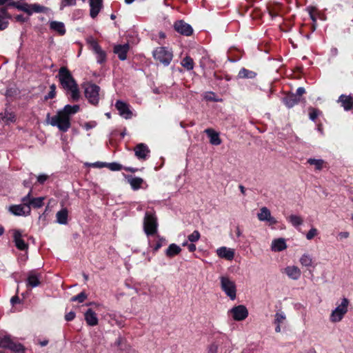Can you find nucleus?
<instances>
[{
	"instance_id": "nucleus-1",
	"label": "nucleus",
	"mask_w": 353,
	"mask_h": 353,
	"mask_svg": "<svg viewBox=\"0 0 353 353\" xmlns=\"http://www.w3.org/2000/svg\"><path fill=\"white\" fill-rule=\"evenodd\" d=\"M79 109V105H66L53 117H51L50 114L48 113L46 121L52 126L57 127L60 131L65 132L71 126L70 115L78 112Z\"/></svg>"
},
{
	"instance_id": "nucleus-2",
	"label": "nucleus",
	"mask_w": 353,
	"mask_h": 353,
	"mask_svg": "<svg viewBox=\"0 0 353 353\" xmlns=\"http://www.w3.org/2000/svg\"><path fill=\"white\" fill-rule=\"evenodd\" d=\"M57 78L62 88L70 93L72 101H77L80 98V92L70 70L65 66L61 67L59 70Z\"/></svg>"
},
{
	"instance_id": "nucleus-3",
	"label": "nucleus",
	"mask_w": 353,
	"mask_h": 353,
	"mask_svg": "<svg viewBox=\"0 0 353 353\" xmlns=\"http://www.w3.org/2000/svg\"><path fill=\"white\" fill-rule=\"evenodd\" d=\"M154 59L168 66L173 58L172 52L165 47L157 48L152 52Z\"/></svg>"
},
{
	"instance_id": "nucleus-4",
	"label": "nucleus",
	"mask_w": 353,
	"mask_h": 353,
	"mask_svg": "<svg viewBox=\"0 0 353 353\" xmlns=\"http://www.w3.org/2000/svg\"><path fill=\"white\" fill-rule=\"evenodd\" d=\"M349 304V300L347 298H343L341 303L332 312L330 317V321L333 323L341 321L347 312Z\"/></svg>"
},
{
	"instance_id": "nucleus-5",
	"label": "nucleus",
	"mask_w": 353,
	"mask_h": 353,
	"mask_svg": "<svg viewBox=\"0 0 353 353\" xmlns=\"http://www.w3.org/2000/svg\"><path fill=\"white\" fill-rule=\"evenodd\" d=\"M221 288L231 300H234L236 296V287L234 281L228 276H221Z\"/></svg>"
},
{
	"instance_id": "nucleus-6",
	"label": "nucleus",
	"mask_w": 353,
	"mask_h": 353,
	"mask_svg": "<svg viewBox=\"0 0 353 353\" xmlns=\"http://www.w3.org/2000/svg\"><path fill=\"white\" fill-rule=\"evenodd\" d=\"M0 347L9 349L15 353L24 352L23 346L19 343L14 342L8 335H0Z\"/></svg>"
},
{
	"instance_id": "nucleus-7",
	"label": "nucleus",
	"mask_w": 353,
	"mask_h": 353,
	"mask_svg": "<svg viewBox=\"0 0 353 353\" xmlns=\"http://www.w3.org/2000/svg\"><path fill=\"white\" fill-rule=\"evenodd\" d=\"M84 88L85 96L88 99L89 102L93 105H97L99 100V86L94 83H87L85 84Z\"/></svg>"
},
{
	"instance_id": "nucleus-8",
	"label": "nucleus",
	"mask_w": 353,
	"mask_h": 353,
	"mask_svg": "<svg viewBox=\"0 0 353 353\" xmlns=\"http://www.w3.org/2000/svg\"><path fill=\"white\" fill-rule=\"evenodd\" d=\"M144 231L147 235H153L157 231V218L149 212H146L143 221Z\"/></svg>"
},
{
	"instance_id": "nucleus-9",
	"label": "nucleus",
	"mask_w": 353,
	"mask_h": 353,
	"mask_svg": "<svg viewBox=\"0 0 353 353\" xmlns=\"http://www.w3.org/2000/svg\"><path fill=\"white\" fill-rule=\"evenodd\" d=\"M88 43L90 44V48L94 52L97 54V62L99 63L105 62L106 59V54L99 46L97 41L90 37L88 39Z\"/></svg>"
},
{
	"instance_id": "nucleus-10",
	"label": "nucleus",
	"mask_w": 353,
	"mask_h": 353,
	"mask_svg": "<svg viewBox=\"0 0 353 353\" xmlns=\"http://www.w3.org/2000/svg\"><path fill=\"white\" fill-rule=\"evenodd\" d=\"M230 312L232 314L233 319L238 321L244 320L248 316V311L243 305L232 307Z\"/></svg>"
},
{
	"instance_id": "nucleus-11",
	"label": "nucleus",
	"mask_w": 353,
	"mask_h": 353,
	"mask_svg": "<svg viewBox=\"0 0 353 353\" xmlns=\"http://www.w3.org/2000/svg\"><path fill=\"white\" fill-rule=\"evenodd\" d=\"M174 30L185 36H190L192 34L193 30L190 25L183 21H177L174 24Z\"/></svg>"
},
{
	"instance_id": "nucleus-12",
	"label": "nucleus",
	"mask_w": 353,
	"mask_h": 353,
	"mask_svg": "<svg viewBox=\"0 0 353 353\" xmlns=\"http://www.w3.org/2000/svg\"><path fill=\"white\" fill-rule=\"evenodd\" d=\"M9 210L11 213L17 216H27L30 214L31 208L29 206L19 204L10 206Z\"/></svg>"
},
{
	"instance_id": "nucleus-13",
	"label": "nucleus",
	"mask_w": 353,
	"mask_h": 353,
	"mask_svg": "<svg viewBox=\"0 0 353 353\" xmlns=\"http://www.w3.org/2000/svg\"><path fill=\"white\" fill-rule=\"evenodd\" d=\"M115 107L121 117L126 119L131 118L132 113L126 103L119 100L116 102Z\"/></svg>"
},
{
	"instance_id": "nucleus-14",
	"label": "nucleus",
	"mask_w": 353,
	"mask_h": 353,
	"mask_svg": "<svg viewBox=\"0 0 353 353\" xmlns=\"http://www.w3.org/2000/svg\"><path fill=\"white\" fill-rule=\"evenodd\" d=\"M41 274L37 273L35 271H30L28 273L26 279V285L28 287L35 288L40 285Z\"/></svg>"
},
{
	"instance_id": "nucleus-15",
	"label": "nucleus",
	"mask_w": 353,
	"mask_h": 353,
	"mask_svg": "<svg viewBox=\"0 0 353 353\" xmlns=\"http://www.w3.org/2000/svg\"><path fill=\"white\" fill-rule=\"evenodd\" d=\"M90 15L92 19H94L103 7V0H90Z\"/></svg>"
},
{
	"instance_id": "nucleus-16",
	"label": "nucleus",
	"mask_w": 353,
	"mask_h": 353,
	"mask_svg": "<svg viewBox=\"0 0 353 353\" xmlns=\"http://www.w3.org/2000/svg\"><path fill=\"white\" fill-rule=\"evenodd\" d=\"M345 110L348 111L353 108V96L341 94L338 100Z\"/></svg>"
},
{
	"instance_id": "nucleus-17",
	"label": "nucleus",
	"mask_w": 353,
	"mask_h": 353,
	"mask_svg": "<svg viewBox=\"0 0 353 353\" xmlns=\"http://www.w3.org/2000/svg\"><path fill=\"white\" fill-rule=\"evenodd\" d=\"M135 156L139 159H145L150 150L148 146L144 143H139L134 148Z\"/></svg>"
},
{
	"instance_id": "nucleus-18",
	"label": "nucleus",
	"mask_w": 353,
	"mask_h": 353,
	"mask_svg": "<svg viewBox=\"0 0 353 353\" xmlns=\"http://www.w3.org/2000/svg\"><path fill=\"white\" fill-rule=\"evenodd\" d=\"M290 279L297 280L300 278L301 272L300 269L295 265L288 266L283 271Z\"/></svg>"
},
{
	"instance_id": "nucleus-19",
	"label": "nucleus",
	"mask_w": 353,
	"mask_h": 353,
	"mask_svg": "<svg viewBox=\"0 0 353 353\" xmlns=\"http://www.w3.org/2000/svg\"><path fill=\"white\" fill-rule=\"evenodd\" d=\"M217 255L227 260L231 261L234 256V252L233 249L227 248L226 247H221L216 250Z\"/></svg>"
},
{
	"instance_id": "nucleus-20",
	"label": "nucleus",
	"mask_w": 353,
	"mask_h": 353,
	"mask_svg": "<svg viewBox=\"0 0 353 353\" xmlns=\"http://www.w3.org/2000/svg\"><path fill=\"white\" fill-rule=\"evenodd\" d=\"M129 50V45H118L114 48V52L118 55L120 60L124 61L127 58V53Z\"/></svg>"
},
{
	"instance_id": "nucleus-21",
	"label": "nucleus",
	"mask_w": 353,
	"mask_h": 353,
	"mask_svg": "<svg viewBox=\"0 0 353 353\" xmlns=\"http://www.w3.org/2000/svg\"><path fill=\"white\" fill-rule=\"evenodd\" d=\"M204 132L209 137L210 143L214 145H219L221 143V140L218 132L212 128L205 129Z\"/></svg>"
},
{
	"instance_id": "nucleus-22",
	"label": "nucleus",
	"mask_w": 353,
	"mask_h": 353,
	"mask_svg": "<svg viewBox=\"0 0 353 353\" xmlns=\"http://www.w3.org/2000/svg\"><path fill=\"white\" fill-rule=\"evenodd\" d=\"M14 241L16 247L20 250H26L28 249V244L21 238V233L19 230L14 232Z\"/></svg>"
},
{
	"instance_id": "nucleus-23",
	"label": "nucleus",
	"mask_w": 353,
	"mask_h": 353,
	"mask_svg": "<svg viewBox=\"0 0 353 353\" xmlns=\"http://www.w3.org/2000/svg\"><path fill=\"white\" fill-rule=\"evenodd\" d=\"M11 18L10 14L6 11V8H0V30L6 29L8 26V19Z\"/></svg>"
},
{
	"instance_id": "nucleus-24",
	"label": "nucleus",
	"mask_w": 353,
	"mask_h": 353,
	"mask_svg": "<svg viewBox=\"0 0 353 353\" xmlns=\"http://www.w3.org/2000/svg\"><path fill=\"white\" fill-rule=\"evenodd\" d=\"M283 101L288 108H291L301 101L300 97L296 94H290L283 99Z\"/></svg>"
},
{
	"instance_id": "nucleus-25",
	"label": "nucleus",
	"mask_w": 353,
	"mask_h": 353,
	"mask_svg": "<svg viewBox=\"0 0 353 353\" xmlns=\"http://www.w3.org/2000/svg\"><path fill=\"white\" fill-rule=\"evenodd\" d=\"M85 320L90 326H94L98 324V318L97 314L92 309H88L85 312Z\"/></svg>"
},
{
	"instance_id": "nucleus-26",
	"label": "nucleus",
	"mask_w": 353,
	"mask_h": 353,
	"mask_svg": "<svg viewBox=\"0 0 353 353\" xmlns=\"http://www.w3.org/2000/svg\"><path fill=\"white\" fill-rule=\"evenodd\" d=\"M271 248L272 251L281 252L287 248L285 241L283 238L275 239L272 241Z\"/></svg>"
},
{
	"instance_id": "nucleus-27",
	"label": "nucleus",
	"mask_w": 353,
	"mask_h": 353,
	"mask_svg": "<svg viewBox=\"0 0 353 353\" xmlns=\"http://www.w3.org/2000/svg\"><path fill=\"white\" fill-rule=\"evenodd\" d=\"M68 212L66 208H63L56 214L57 221L59 224L65 225L68 223Z\"/></svg>"
},
{
	"instance_id": "nucleus-28",
	"label": "nucleus",
	"mask_w": 353,
	"mask_h": 353,
	"mask_svg": "<svg viewBox=\"0 0 353 353\" xmlns=\"http://www.w3.org/2000/svg\"><path fill=\"white\" fill-rule=\"evenodd\" d=\"M0 121L5 124H9L15 121V114L13 112L6 111L4 113H0Z\"/></svg>"
},
{
	"instance_id": "nucleus-29",
	"label": "nucleus",
	"mask_w": 353,
	"mask_h": 353,
	"mask_svg": "<svg viewBox=\"0 0 353 353\" xmlns=\"http://www.w3.org/2000/svg\"><path fill=\"white\" fill-rule=\"evenodd\" d=\"M181 252V248L175 243H172L169 245L168 249L165 251V254L167 256L172 258L177 254H179Z\"/></svg>"
},
{
	"instance_id": "nucleus-30",
	"label": "nucleus",
	"mask_w": 353,
	"mask_h": 353,
	"mask_svg": "<svg viewBox=\"0 0 353 353\" xmlns=\"http://www.w3.org/2000/svg\"><path fill=\"white\" fill-rule=\"evenodd\" d=\"M50 27L53 30L59 32L61 35H63L65 33V26L62 22L52 21L50 24Z\"/></svg>"
},
{
	"instance_id": "nucleus-31",
	"label": "nucleus",
	"mask_w": 353,
	"mask_h": 353,
	"mask_svg": "<svg viewBox=\"0 0 353 353\" xmlns=\"http://www.w3.org/2000/svg\"><path fill=\"white\" fill-rule=\"evenodd\" d=\"M128 181L133 190H138L143 183V180L140 177L128 176Z\"/></svg>"
},
{
	"instance_id": "nucleus-32",
	"label": "nucleus",
	"mask_w": 353,
	"mask_h": 353,
	"mask_svg": "<svg viewBox=\"0 0 353 353\" xmlns=\"http://www.w3.org/2000/svg\"><path fill=\"white\" fill-rule=\"evenodd\" d=\"M256 73L253 71L242 68L239 74L238 77L241 79H253L256 77Z\"/></svg>"
},
{
	"instance_id": "nucleus-33",
	"label": "nucleus",
	"mask_w": 353,
	"mask_h": 353,
	"mask_svg": "<svg viewBox=\"0 0 353 353\" xmlns=\"http://www.w3.org/2000/svg\"><path fill=\"white\" fill-rule=\"evenodd\" d=\"M271 216L270 210L266 207H263L260 210V212L258 214V219L261 221H266V220Z\"/></svg>"
},
{
	"instance_id": "nucleus-34",
	"label": "nucleus",
	"mask_w": 353,
	"mask_h": 353,
	"mask_svg": "<svg viewBox=\"0 0 353 353\" xmlns=\"http://www.w3.org/2000/svg\"><path fill=\"white\" fill-rule=\"evenodd\" d=\"M288 220L294 227H298L302 225L303 223V220L301 218V216L295 214H291L290 216H289L288 217Z\"/></svg>"
},
{
	"instance_id": "nucleus-35",
	"label": "nucleus",
	"mask_w": 353,
	"mask_h": 353,
	"mask_svg": "<svg viewBox=\"0 0 353 353\" xmlns=\"http://www.w3.org/2000/svg\"><path fill=\"white\" fill-rule=\"evenodd\" d=\"M0 6H6L3 8H6L7 12H8V7H9V6L15 7L19 10L26 11V10L24 9L23 8L19 7L17 5V2H14L13 0H0Z\"/></svg>"
},
{
	"instance_id": "nucleus-36",
	"label": "nucleus",
	"mask_w": 353,
	"mask_h": 353,
	"mask_svg": "<svg viewBox=\"0 0 353 353\" xmlns=\"http://www.w3.org/2000/svg\"><path fill=\"white\" fill-rule=\"evenodd\" d=\"M181 65L188 70H191L194 68L193 59L191 57L187 56L181 61Z\"/></svg>"
},
{
	"instance_id": "nucleus-37",
	"label": "nucleus",
	"mask_w": 353,
	"mask_h": 353,
	"mask_svg": "<svg viewBox=\"0 0 353 353\" xmlns=\"http://www.w3.org/2000/svg\"><path fill=\"white\" fill-rule=\"evenodd\" d=\"M300 263L305 267H310L312 265V259L308 254H304L300 259Z\"/></svg>"
},
{
	"instance_id": "nucleus-38",
	"label": "nucleus",
	"mask_w": 353,
	"mask_h": 353,
	"mask_svg": "<svg viewBox=\"0 0 353 353\" xmlns=\"http://www.w3.org/2000/svg\"><path fill=\"white\" fill-rule=\"evenodd\" d=\"M44 197L32 198L30 202V207L32 206L34 208H39L43 205Z\"/></svg>"
},
{
	"instance_id": "nucleus-39",
	"label": "nucleus",
	"mask_w": 353,
	"mask_h": 353,
	"mask_svg": "<svg viewBox=\"0 0 353 353\" xmlns=\"http://www.w3.org/2000/svg\"><path fill=\"white\" fill-rule=\"evenodd\" d=\"M307 163L315 166L316 170H321L324 161L322 159H309Z\"/></svg>"
},
{
	"instance_id": "nucleus-40",
	"label": "nucleus",
	"mask_w": 353,
	"mask_h": 353,
	"mask_svg": "<svg viewBox=\"0 0 353 353\" xmlns=\"http://www.w3.org/2000/svg\"><path fill=\"white\" fill-rule=\"evenodd\" d=\"M309 117L312 121H315L320 114V111L314 108H308Z\"/></svg>"
},
{
	"instance_id": "nucleus-41",
	"label": "nucleus",
	"mask_w": 353,
	"mask_h": 353,
	"mask_svg": "<svg viewBox=\"0 0 353 353\" xmlns=\"http://www.w3.org/2000/svg\"><path fill=\"white\" fill-rule=\"evenodd\" d=\"M32 191V188H30V190L28 194L21 199V201H22L21 205H27V206H29L30 208V205H31L30 202H31L32 199L31 197Z\"/></svg>"
},
{
	"instance_id": "nucleus-42",
	"label": "nucleus",
	"mask_w": 353,
	"mask_h": 353,
	"mask_svg": "<svg viewBox=\"0 0 353 353\" xmlns=\"http://www.w3.org/2000/svg\"><path fill=\"white\" fill-rule=\"evenodd\" d=\"M87 298V295L85 292H81L77 296H72L71 298V301H78L79 303H83Z\"/></svg>"
},
{
	"instance_id": "nucleus-43",
	"label": "nucleus",
	"mask_w": 353,
	"mask_h": 353,
	"mask_svg": "<svg viewBox=\"0 0 353 353\" xmlns=\"http://www.w3.org/2000/svg\"><path fill=\"white\" fill-rule=\"evenodd\" d=\"M201 237L200 233L198 230H194L192 234L188 235V239L191 243L196 242L199 240Z\"/></svg>"
},
{
	"instance_id": "nucleus-44",
	"label": "nucleus",
	"mask_w": 353,
	"mask_h": 353,
	"mask_svg": "<svg viewBox=\"0 0 353 353\" xmlns=\"http://www.w3.org/2000/svg\"><path fill=\"white\" fill-rule=\"evenodd\" d=\"M18 94H19V90H18L17 88H8L6 90L5 95H6V97L7 98H8V97H15Z\"/></svg>"
},
{
	"instance_id": "nucleus-45",
	"label": "nucleus",
	"mask_w": 353,
	"mask_h": 353,
	"mask_svg": "<svg viewBox=\"0 0 353 353\" xmlns=\"http://www.w3.org/2000/svg\"><path fill=\"white\" fill-rule=\"evenodd\" d=\"M285 319V315L283 312H276L275 314V324H281Z\"/></svg>"
},
{
	"instance_id": "nucleus-46",
	"label": "nucleus",
	"mask_w": 353,
	"mask_h": 353,
	"mask_svg": "<svg viewBox=\"0 0 353 353\" xmlns=\"http://www.w3.org/2000/svg\"><path fill=\"white\" fill-rule=\"evenodd\" d=\"M106 167L112 171H119L122 169V165L116 162L108 163Z\"/></svg>"
},
{
	"instance_id": "nucleus-47",
	"label": "nucleus",
	"mask_w": 353,
	"mask_h": 353,
	"mask_svg": "<svg viewBox=\"0 0 353 353\" xmlns=\"http://www.w3.org/2000/svg\"><path fill=\"white\" fill-rule=\"evenodd\" d=\"M50 90L49 92V93L48 94V95H46L45 97V99L46 100H48V99H53L55 95H56V85L55 84H52L50 87Z\"/></svg>"
},
{
	"instance_id": "nucleus-48",
	"label": "nucleus",
	"mask_w": 353,
	"mask_h": 353,
	"mask_svg": "<svg viewBox=\"0 0 353 353\" xmlns=\"http://www.w3.org/2000/svg\"><path fill=\"white\" fill-rule=\"evenodd\" d=\"M83 1L85 0H83ZM76 4V0H61V9H63L65 6H74Z\"/></svg>"
},
{
	"instance_id": "nucleus-49",
	"label": "nucleus",
	"mask_w": 353,
	"mask_h": 353,
	"mask_svg": "<svg viewBox=\"0 0 353 353\" xmlns=\"http://www.w3.org/2000/svg\"><path fill=\"white\" fill-rule=\"evenodd\" d=\"M317 234V230L316 228H311L306 234V238L308 240L312 239Z\"/></svg>"
},
{
	"instance_id": "nucleus-50",
	"label": "nucleus",
	"mask_w": 353,
	"mask_h": 353,
	"mask_svg": "<svg viewBox=\"0 0 353 353\" xmlns=\"http://www.w3.org/2000/svg\"><path fill=\"white\" fill-rule=\"evenodd\" d=\"M218 348L219 347L217 344L212 343L208 347V353H217Z\"/></svg>"
},
{
	"instance_id": "nucleus-51",
	"label": "nucleus",
	"mask_w": 353,
	"mask_h": 353,
	"mask_svg": "<svg viewBox=\"0 0 353 353\" xmlns=\"http://www.w3.org/2000/svg\"><path fill=\"white\" fill-rule=\"evenodd\" d=\"M205 99L207 101H218V99H216L215 97L214 93H213V92L206 93L205 95Z\"/></svg>"
},
{
	"instance_id": "nucleus-52",
	"label": "nucleus",
	"mask_w": 353,
	"mask_h": 353,
	"mask_svg": "<svg viewBox=\"0 0 353 353\" xmlns=\"http://www.w3.org/2000/svg\"><path fill=\"white\" fill-rule=\"evenodd\" d=\"M48 179V175L44 174H39L37 176V181L39 183L43 184Z\"/></svg>"
},
{
	"instance_id": "nucleus-53",
	"label": "nucleus",
	"mask_w": 353,
	"mask_h": 353,
	"mask_svg": "<svg viewBox=\"0 0 353 353\" xmlns=\"http://www.w3.org/2000/svg\"><path fill=\"white\" fill-rule=\"evenodd\" d=\"M32 9L34 12H43L45 8L43 6H41L39 5L34 4L32 6Z\"/></svg>"
},
{
	"instance_id": "nucleus-54",
	"label": "nucleus",
	"mask_w": 353,
	"mask_h": 353,
	"mask_svg": "<svg viewBox=\"0 0 353 353\" xmlns=\"http://www.w3.org/2000/svg\"><path fill=\"white\" fill-rule=\"evenodd\" d=\"M75 318V313L74 312H70L65 315V319L67 321H72Z\"/></svg>"
},
{
	"instance_id": "nucleus-55",
	"label": "nucleus",
	"mask_w": 353,
	"mask_h": 353,
	"mask_svg": "<svg viewBox=\"0 0 353 353\" xmlns=\"http://www.w3.org/2000/svg\"><path fill=\"white\" fill-rule=\"evenodd\" d=\"M305 92V88L300 87L296 90V94L298 97H300V100L301 99V96Z\"/></svg>"
},
{
	"instance_id": "nucleus-56",
	"label": "nucleus",
	"mask_w": 353,
	"mask_h": 353,
	"mask_svg": "<svg viewBox=\"0 0 353 353\" xmlns=\"http://www.w3.org/2000/svg\"><path fill=\"white\" fill-rule=\"evenodd\" d=\"M338 236L340 239H347L349 237L350 233L348 232H341L339 233Z\"/></svg>"
},
{
	"instance_id": "nucleus-57",
	"label": "nucleus",
	"mask_w": 353,
	"mask_h": 353,
	"mask_svg": "<svg viewBox=\"0 0 353 353\" xmlns=\"http://www.w3.org/2000/svg\"><path fill=\"white\" fill-rule=\"evenodd\" d=\"M20 300H19V298L18 296L15 295L14 296H12L10 299V303L12 304V305H14V304H17L18 303H19Z\"/></svg>"
},
{
	"instance_id": "nucleus-58",
	"label": "nucleus",
	"mask_w": 353,
	"mask_h": 353,
	"mask_svg": "<svg viewBox=\"0 0 353 353\" xmlns=\"http://www.w3.org/2000/svg\"><path fill=\"white\" fill-rule=\"evenodd\" d=\"M266 221L269 222L270 225H274L277 223L276 219L272 216H270V218L266 220Z\"/></svg>"
},
{
	"instance_id": "nucleus-59",
	"label": "nucleus",
	"mask_w": 353,
	"mask_h": 353,
	"mask_svg": "<svg viewBox=\"0 0 353 353\" xmlns=\"http://www.w3.org/2000/svg\"><path fill=\"white\" fill-rule=\"evenodd\" d=\"M188 249L190 252H193L196 250V245L194 243H190L188 245Z\"/></svg>"
},
{
	"instance_id": "nucleus-60",
	"label": "nucleus",
	"mask_w": 353,
	"mask_h": 353,
	"mask_svg": "<svg viewBox=\"0 0 353 353\" xmlns=\"http://www.w3.org/2000/svg\"><path fill=\"white\" fill-rule=\"evenodd\" d=\"M107 164L108 163H105L97 162L94 163V165L99 167V168H103V167H106Z\"/></svg>"
},
{
	"instance_id": "nucleus-61",
	"label": "nucleus",
	"mask_w": 353,
	"mask_h": 353,
	"mask_svg": "<svg viewBox=\"0 0 353 353\" xmlns=\"http://www.w3.org/2000/svg\"><path fill=\"white\" fill-rule=\"evenodd\" d=\"M15 19L17 21H24V17L21 14L17 15Z\"/></svg>"
},
{
	"instance_id": "nucleus-62",
	"label": "nucleus",
	"mask_w": 353,
	"mask_h": 353,
	"mask_svg": "<svg viewBox=\"0 0 353 353\" xmlns=\"http://www.w3.org/2000/svg\"><path fill=\"white\" fill-rule=\"evenodd\" d=\"M161 246H162L161 243L160 241H159V242H158V243L155 245V246H154V252L157 251V250H159Z\"/></svg>"
},
{
	"instance_id": "nucleus-63",
	"label": "nucleus",
	"mask_w": 353,
	"mask_h": 353,
	"mask_svg": "<svg viewBox=\"0 0 353 353\" xmlns=\"http://www.w3.org/2000/svg\"><path fill=\"white\" fill-rule=\"evenodd\" d=\"M269 13L272 19L278 15L277 13L272 10H270Z\"/></svg>"
},
{
	"instance_id": "nucleus-64",
	"label": "nucleus",
	"mask_w": 353,
	"mask_h": 353,
	"mask_svg": "<svg viewBox=\"0 0 353 353\" xmlns=\"http://www.w3.org/2000/svg\"><path fill=\"white\" fill-rule=\"evenodd\" d=\"M239 189H240V190H241V193H242L243 194H245V188H244V186H243V185H239Z\"/></svg>"
}]
</instances>
